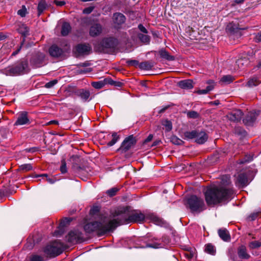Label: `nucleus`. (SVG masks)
Returning a JSON list of instances; mask_svg holds the SVG:
<instances>
[{
    "label": "nucleus",
    "mask_w": 261,
    "mask_h": 261,
    "mask_svg": "<svg viewBox=\"0 0 261 261\" xmlns=\"http://www.w3.org/2000/svg\"><path fill=\"white\" fill-rule=\"evenodd\" d=\"M129 223V215L124 212H115L113 216L105 217L100 221H94L86 224L84 229L87 233L96 232L99 236L108 232L113 231L120 225Z\"/></svg>",
    "instance_id": "obj_1"
},
{
    "label": "nucleus",
    "mask_w": 261,
    "mask_h": 261,
    "mask_svg": "<svg viewBox=\"0 0 261 261\" xmlns=\"http://www.w3.org/2000/svg\"><path fill=\"white\" fill-rule=\"evenodd\" d=\"M233 193L231 188L224 186H213L207 189L204 193L208 205L214 206L230 199Z\"/></svg>",
    "instance_id": "obj_2"
},
{
    "label": "nucleus",
    "mask_w": 261,
    "mask_h": 261,
    "mask_svg": "<svg viewBox=\"0 0 261 261\" xmlns=\"http://www.w3.org/2000/svg\"><path fill=\"white\" fill-rule=\"evenodd\" d=\"M138 244L139 248H152L154 249H159L164 248L169 245L170 241L168 237L164 236L162 238H153L148 240L146 241H144L143 239L139 241Z\"/></svg>",
    "instance_id": "obj_3"
},
{
    "label": "nucleus",
    "mask_w": 261,
    "mask_h": 261,
    "mask_svg": "<svg viewBox=\"0 0 261 261\" xmlns=\"http://www.w3.org/2000/svg\"><path fill=\"white\" fill-rule=\"evenodd\" d=\"M28 64L27 61H22L15 65L8 66L1 70V73L7 76H17L28 72Z\"/></svg>",
    "instance_id": "obj_4"
},
{
    "label": "nucleus",
    "mask_w": 261,
    "mask_h": 261,
    "mask_svg": "<svg viewBox=\"0 0 261 261\" xmlns=\"http://www.w3.org/2000/svg\"><path fill=\"white\" fill-rule=\"evenodd\" d=\"M43 252L46 257H54L60 254L64 251L63 244L59 241H54L46 245L43 248Z\"/></svg>",
    "instance_id": "obj_5"
},
{
    "label": "nucleus",
    "mask_w": 261,
    "mask_h": 261,
    "mask_svg": "<svg viewBox=\"0 0 261 261\" xmlns=\"http://www.w3.org/2000/svg\"><path fill=\"white\" fill-rule=\"evenodd\" d=\"M187 205L192 212L199 213L205 208L203 200L195 195L187 198Z\"/></svg>",
    "instance_id": "obj_6"
},
{
    "label": "nucleus",
    "mask_w": 261,
    "mask_h": 261,
    "mask_svg": "<svg viewBox=\"0 0 261 261\" xmlns=\"http://www.w3.org/2000/svg\"><path fill=\"white\" fill-rule=\"evenodd\" d=\"M66 238L69 243L72 244L80 243L84 241L83 233L77 229L70 231Z\"/></svg>",
    "instance_id": "obj_7"
},
{
    "label": "nucleus",
    "mask_w": 261,
    "mask_h": 261,
    "mask_svg": "<svg viewBox=\"0 0 261 261\" xmlns=\"http://www.w3.org/2000/svg\"><path fill=\"white\" fill-rule=\"evenodd\" d=\"M136 143V139L133 135L125 139L122 142L119 150L123 152L128 150Z\"/></svg>",
    "instance_id": "obj_8"
},
{
    "label": "nucleus",
    "mask_w": 261,
    "mask_h": 261,
    "mask_svg": "<svg viewBox=\"0 0 261 261\" xmlns=\"http://www.w3.org/2000/svg\"><path fill=\"white\" fill-rule=\"evenodd\" d=\"M30 123V121L28 117V113L25 111H22L18 114L17 118L14 123V125H22Z\"/></svg>",
    "instance_id": "obj_9"
},
{
    "label": "nucleus",
    "mask_w": 261,
    "mask_h": 261,
    "mask_svg": "<svg viewBox=\"0 0 261 261\" xmlns=\"http://www.w3.org/2000/svg\"><path fill=\"white\" fill-rule=\"evenodd\" d=\"M259 113V111H253L249 112L243 119V122L247 125H252L255 121Z\"/></svg>",
    "instance_id": "obj_10"
},
{
    "label": "nucleus",
    "mask_w": 261,
    "mask_h": 261,
    "mask_svg": "<svg viewBox=\"0 0 261 261\" xmlns=\"http://www.w3.org/2000/svg\"><path fill=\"white\" fill-rule=\"evenodd\" d=\"M243 116V112L240 110H233L227 115L228 119L231 121H240Z\"/></svg>",
    "instance_id": "obj_11"
},
{
    "label": "nucleus",
    "mask_w": 261,
    "mask_h": 261,
    "mask_svg": "<svg viewBox=\"0 0 261 261\" xmlns=\"http://www.w3.org/2000/svg\"><path fill=\"white\" fill-rule=\"evenodd\" d=\"M145 219L144 214L141 212H134L129 215V223L134 222H142Z\"/></svg>",
    "instance_id": "obj_12"
},
{
    "label": "nucleus",
    "mask_w": 261,
    "mask_h": 261,
    "mask_svg": "<svg viewBox=\"0 0 261 261\" xmlns=\"http://www.w3.org/2000/svg\"><path fill=\"white\" fill-rule=\"evenodd\" d=\"M75 94L76 96L80 97L81 99L84 102L90 100L89 98L90 93L89 91L88 90L84 89H78L75 91Z\"/></svg>",
    "instance_id": "obj_13"
},
{
    "label": "nucleus",
    "mask_w": 261,
    "mask_h": 261,
    "mask_svg": "<svg viewBox=\"0 0 261 261\" xmlns=\"http://www.w3.org/2000/svg\"><path fill=\"white\" fill-rule=\"evenodd\" d=\"M117 44V40L112 37L105 38L102 40V45L106 48H114Z\"/></svg>",
    "instance_id": "obj_14"
},
{
    "label": "nucleus",
    "mask_w": 261,
    "mask_h": 261,
    "mask_svg": "<svg viewBox=\"0 0 261 261\" xmlns=\"http://www.w3.org/2000/svg\"><path fill=\"white\" fill-rule=\"evenodd\" d=\"M236 185L239 187H244L249 184L247 175L245 173H241L237 177Z\"/></svg>",
    "instance_id": "obj_15"
},
{
    "label": "nucleus",
    "mask_w": 261,
    "mask_h": 261,
    "mask_svg": "<svg viewBox=\"0 0 261 261\" xmlns=\"http://www.w3.org/2000/svg\"><path fill=\"white\" fill-rule=\"evenodd\" d=\"M91 50L89 44H80L76 46V51L79 55L88 54Z\"/></svg>",
    "instance_id": "obj_16"
},
{
    "label": "nucleus",
    "mask_w": 261,
    "mask_h": 261,
    "mask_svg": "<svg viewBox=\"0 0 261 261\" xmlns=\"http://www.w3.org/2000/svg\"><path fill=\"white\" fill-rule=\"evenodd\" d=\"M102 30V29L101 24L95 23L90 27L89 34L92 37L97 36L101 34Z\"/></svg>",
    "instance_id": "obj_17"
},
{
    "label": "nucleus",
    "mask_w": 261,
    "mask_h": 261,
    "mask_svg": "<svg viewBox=\"0 0 261 261\" xmlns=\"http://www.w3.org/2000/svg\"><path fill=\"white\" fill-rule=\"evenodd\" d=\"M238 254L239 258L242 259H248L250 257V255L247 253V248L244 245H241L238 248Z\"/></svg>",
    "instance_id": "obj_18"
},
{
    "label": "nucleus",
    "mask_w": 261,
    "mask_h": 261,
    "mask_svg": "<svg viewBox=\"0 0 261 261\" xmlns=\"http://www.w3.org/2000/svg\"><path fill=\"white\" fill-rule=\"evenodd\" d=\"M44 59V55L42 53L37 54V57H34L32 60L31 62L36 67H39L42 65V62Z\"/></svg>",
    "instance_id": "obj_19"
},
{
    "label": "nucleus",
    "mask_w": 261,
    "mask_h": 261,
    "mask_svg": "<svg viewBox=\"0 0 261 261\" xmlns=\"http://www.w3.org/2000/svg\"><path fill=\"white\" fill-rule=\"evenodd\" d=\"M49 53L52 57H59L63 54V51L62 49L59 48L56 45H53L49 48Z\"/></svg>",
    "instance_id": "obj_20"
},
{
    "label": "nucleus",
    "mask_w": 261,
    "mask_h": 261,
    "mask_svg": "<svg viewBox=\"0 0 261 261\" xmlns=\"http://www.w3.org/2000/svg\"><path fill=\"white\" fill-rule=\"evenodd\" d=\"M125 16L122 13H115L113 14V21L114 23L117 25H121L125 22Z\"/></svg>",
    "instance_id": "obj_21"
},
{
    "label": "nucleus",
    "mask_w": 261,
    "mask_h": 261,
    "mask_svg": "<svg viewBox=\"0 0 261 261\" xmlns=\"http://www.w3.org/2000/svg\"><path fill=\"white\" fill-rule=\"evenodd\" d=\"M208 136L205 132L197 131L195 141L198 144H203L207 140Z\"/></svg>",
    "instance_id": "obj_22"
},
{
    "label": "nucleus",
    "mask_w": 261,
    "mask_h": 261,
    "mask_svg": "<svg viewBox=\"0 0 261 261\" xmlns=\"http://www.w3.org/2000/svg\"><path fill=\"white\" fill-rule=\"evenodd\" d=\"M178 85L182 89H191L193 88V82L191 80H185L180 81Z\"/></svg>",
    "instance_id": "obj_23"
},
{
    "label": "nucleus",
    "mask_w": 261,
    "mask_h": 261,
    "mask_svg": "<svg viewBox=\"0 0 261 261\" xmlns=\"http://www.w3.org/2000/svg\"><path fill=\"white\" fill-rule=\"evenodd\" d=\"M218 234L220 238L225 242L230 240V236L228 231L226 229H220L218 230Z\"/></svg>",
    "instance_id": "obj_24"
},
{
    "label": "nucleus",
    "mask_w": 261,
    "mask_h": 261,
    "mask_svg": "<svg viewBox=\"0 0 261 261\" xmlns=\"http://www.w3.org/2000/svg\"><path fill=\"white\" fill-rule=\"evenodd\" d=\"M261 83V81L259 80V77L258 76H253V77L250 79L246 86L248 87H253L254 86H256Z\"/></svg>",
    "instance_id": "obj_25"
},
{
    "label": "nucleus",
    "mask_w": 261,
    "mask_h": 261,
    "mask_svg": "<svg viewBox=\"0 0 261 261\" xmlns=\"http://www.w3.org/2000/svg\"><path fill=\"white\" fill-rule=\"evenodd\" d=\"M71 30V27L69 23L64 22L63 23L61 29V34L63 36H66Z\"/></svg>",
    "instance_id": "obj_26"
},
{
    "label": "nucleus",
    "mask_w": 261,
    "mask_h": 261,
    "mask_svg": "<svg viewBox=\"0 0 261 261\" xmlns=\"http://www.w3.org/2000/svg\"><path fill=\"white\" fill-rule=\"evenodd\" d=\"M47 260L45 255L32 254L30 257V261H46Z\"/></svg>",
    "instance_id": "obj_27"
},
{
    "label": "nucleus",
    "mask_w": 261,
    "mask_h": 261,
    "mask_svg": "<svg viewBox=\"0 0 261 261\" xmlns=\"http://www.w3.org/2000/svg\"><path fill=\"white\" fill-rule=\"evenodd\" d=\"M18 32L24 37H26L29 35V29L25 24H21L18 29Z\"/></svg>",
    "instance_id": "obj_28"
},
{
    "label": "nucleus",
    "mask_w": 261,
    "mask_h": 261,
    "mask_svg": "<svg viewBox=\"0 0 261 261\" xmlns=\"http://www.w3.org/2000/svg\"><path fill=\"white\" fill-rule=\"evenodd\" d=\"M139 66L142 70H149L153 67V64L150 62L146 61L140 63Z\"/></svg>",
    "instance_id": "obj_29"
},
{
    "label": "nucleus",
    "mask_w": 261,
    "mask_h": 261,
    "mask_svg": "<svg viewBox=\"0 0 261 261\" xmlns=\"http://www.w3.org/2000/svg\"><path fill=\"white\" fill-rule=\"evenodd\" d=\"M249 61L247 58H241L236 61V64L239 68L247 65Z\"/></svg>",
    "instance_id": "obj_30"
},
{
    "label": "nucleus",
    "mask_w": 261,
    "mask_h": 261,
    "mask_svg": "<svg viewBox=\"0 0 261 261\" xmlns=\"http://www.w3.org/2000/svg\"><path fill=\"white\" fill-rule=\"evenodd\" d=\"M205 251L211 255H215L216 249L214 245L211 244H207L205 245Z\"/></svg>",
    "instance_id": "obj_31"
},
{
    "label": "nucleus",
    "mask_w": 261,
    "mask_h": 261,
    "mask_svg": "<svg viewBox=\"0 0 261 261\" xmlns=\"http://www.w3.org/2000/svg\"><path fill=\"white\" fill-rule=\"evenodd\" d=\"M160 55L162 58L165 59L169 61L174 60V57L169 55V54L165 50H161L159 51Z\"/></svg>",
    "instance_id": "obj_32"
},
{
    "label": "nucleus",
    "mask_w": 261,
    "mask_h": 261,
    "mask_svg": "<svg viewBox=\"0 0 261 261\" xmlns=\"http://www.w3.org/2000/svg\"><path fill=\"white\" fill-rule=\"evenodd\" d=\"M234 78L230 75H224L220 80V82L225 84H228L233 81Z\"/></svg>",
    "instance_id": "obj_33"
},
{
    "label": "nucleus",
    "mask_w": 261,
    "mask_h": 261,
    "mask_svg": "<svg viewBox=\"0 0 261 261\" xmlns=\"http://www.w3.org/2000/svg\"><path fill=\"white\" fill-rule=\"evenodd\" d=\"M197 130H192L186 132L184 133L185 138L187 139H196Z\"/></svg>",
    "instance_id": "obj_34"
},
{
    "label": "nucleus",
    "mask_w": 261,
    "mask_h": 261,
    "mask_svg": "<svg viewBox=\"0 0 261 261\" xmlns=\"http://www.w3.org/2000/svg\"><path fill=\"white\" fill-rule=\"evenodd\" d=\"M138 37L144 43L148 44L150 42V38L148 35L140 33L138 35Z\"/></svg>",
    "instance_id": "obj_35"
},
{
    "label": "nucleus",
    "mask_w": 261,
    "mask_h": 261,
    "mask_svg": "<svg viewBox=\"0 0 261 261\" xmlns=\"http://www.w3.org/2000/svg\"><path fill=\"white\" fill-rule=\"evenodd\" d=\"M261 246V241H254L249 243L248 247L250 249H254Z\"/></svg>",
    "instance_id": "obj_36"
},
{
    "label": "nucleus",
    "mask_w": 261,
    "mask_h": 261,
    "mask_svg": "<svg viewBox=\"0 0 261 261\" xmlns=\"http://www.w3.org/2000/svg\"><path fill=\"white\" fill-rule=\"evenodd\" d=\"M47 5L44 1L40 2L38 5V15H40L46 8Z\"/></svg>",
    "instance_id": "obj_37"
},
{
    "label": "nucleus",
    "mask_w": 261,
    "mask_h": 261,
    "mask_svg": "<svg viewBox=\"0 0 261 261\" xmlns=\"http://www.w3.org/2000/svg\"><path fill=\"white\" fill-rule=\"evenodd\" d=\"M162 124L165 127L166 130L167 132L170 131L172 128L171 122L167 119L163 120Z\"/></svg>",
    "instance_id": "obj_38"
},
{
    "label": "nucleus",
    "mask_w": 261,
    "mask_h": 261,
    "mask_svg": "<svg viewBox=\"0 0 261 261\" xmlns=\"http://www.w3.org/2000/svg\"><path fill=\"white\" fill-rule=\"evenodd\" d=\"M36 177H46L47 181L50 184H54L56 181V179L55 178L49 177L46 174L38 175Z\"/></svg>",
    "instance_id": "obj_39"
},
{
    "label": "nucleus",
    "mask_w": 261,
    "mask_h": 261,
    "mask_svg": "<svg viewBox=\"0 0 261 261\" xmlns=\"http://www.w3.org/2000/svg\"><path fill=\"white\" fill-rule=\"evenodd\" d=\"M113 139L112 140L108 143V146H112L114 145L119 139V137L117 135L116 133H114L112 135Z\"/></svg>",
    "instance_id": "obj_40"
},
{
    "label": "nucleus",
    "mask_w": 261,
    "mask_h": 261,
    "mask_svg": "<svg viewBox=\"0 0 261 261\" xmlns=\"http://www.w3.org/2000/svg\"><path fill=\"white\" fill-rule=\"evenodd\" d=\"M206 84L208 85L206 88L208 92L214 89L215 86V83L213 80L207 81Z\"/></svg>",
    "instance_id": "obj_41"
},
{
    "label": "nucleus",
    "mask_w": 261,
    "mask_h": 261,
    "mask_svg": "<svg viewBox=\"0 0 261 261\" xmlns=\"http://www.w3.org/2000/svg\"><path fill=\"white\" fill-rule=\"evenodd\" d=\"M104 82L102 81L95 82L92 83V86L96 89H100L104 86Z\"/></svg>",
    "instance_id": "obj_42"
},
{
    "label": "nucleus",
    "mask_w": 261,
    "mask_h": 261,
    "mask_svg": "<svg viewBox=\"0 0 261 261\" xmlns=\"http://www.w3.org/2000/svg\"><path fill=\"white\" fill-rule=\"evenodd\" d=\"M20 168L21 170H24V171H30L33 168L31 164H26L22 165L20 166Z\"/></svg>",
    "instance_id": "obj_43"
},
{
    "label": "nucleus",
    "mask_w": 261,
    "mask_h": 261,
    "mask_svg": "<svg viewBox=\"0 0 261 261\" xmlns=\"http://www.w3.org/2000/svg\"><path fill=\"white\" fill-rule=\"evenodd\" d=\"M187 116L191 118H197L198 117L199 114L197 112L192 111L187 113Z\"/></svg>",
    "instance_id": "obj_44"
},
{
    "label": "nucleus",
    "mask_w": 261,
    "mask_h": 261,
    "mask_svg": "<svg viewBox=\"0 0 261 261\" xmlns=\"http://www.w3.org/2000/svg\"><path fill=\"white\" fill-rule=\"evenodd\" d=\"M60 171L62 173H65L67 172V167H66V164L64 160H62L61 161V166L60 167Z\"/></svg>",
    "instance_id": "obj_45"
},
{
    "label": "nucleus",
    "mask_w": 261,
    "mask_h": 261,
    "mask_svg": "<svg viewBox=\"0 0 261 261\" xmlns=\"http://www.w3.org/2000/svg\"><path fill=\"white\" fill-rule=\"evenodd\" d=\"M27 11L25 7L23 6L22 8L19 10L17 12V13L21 17H24L27 14Z\"/></svg>",
    "instance_id": "obj_46"
},
{
    "label": "nucleus",
    "mask_w": 261,
    "mask_h": 261,
    "mask_svg": "<svg viewBox=\"0 0 261 261\" xmlns=\"http://www.w3.org/2000/svg\"><path fill=\"white\" fill-rule=\"evenodd\" d=\"M118 189L116 188H113L107 191V193L108 195H109L110 196L112 197L116 194L117 192L118 191Z\"/></svg>",
    "instance_id": "obj_47"
},
{
    "label": "nucleus",
    "mask_w": 261,
    "mask_h": 261,
    "mask_svg": "<svg viewBox=\"0 0 261 261\" xmlns=\"http://www.w3.org/2000/svg\"><path fill=\"white\" fill-rule=\"evenodd\" d=\"M58 83L57 80H54L53 81H51L45 85V87L46 88H50L54 86L57 83Z\"/></svg>",
    "instance_id": "obj_48"
},
{
    "label": "nucleus",
    "mask_w": 261,
    "mask_h": 261,
    "mask_svg": "<svg viewBox=\"0 0 261 261\" xmlns=\"http://www.w3.org/2000/svg\"><path fill=\"white\" fill-rule=\"evenodd\" d=\"M259 214H260L259 212H254V213H251L248 216V219L250 221H253V220H255L257 218V217L258 216Z\"/></svg>",
    "instance_id": "obj_49"
},
{
    "label": "nucleus",
    "mask_w": 261,
    "mask_h": 261,
    "mask_svg": "<svg viewBox=\"0 0 261 261\" xmlns=\"http://www.w3.org/2000/svg\"><path fill=\"white\" fill-rule=\"evenodd\" d=\"M94 7H89L88 8H86L83 10V13L86 14H90L93 10H94Z\"/></svg>",
    "instance_id": "obj_50"
},
{
    "label": "nucleus",
    "mask_w": 261,
    "mask_h": 261,
    "mask_svg": "<svg viewBox=\"0 0 261 261\" xmlns=\"http://www.w3.org/2000/svg\"><path fill=\"white\" fill-rule=\"evenodd\" d=\"M103 82L105 84H110L114 86L115 81H113L111 78H106L104 80Z\"/></svg>",
    "instance_id": "obj_51"
},
{
    "label": "nucleus",
    "mask_w": 261,
    "mask_h": 261,
    "mask_svg": "<svg viewBox=\"0 0 261 261\" xmlns=\"http://www.w3.org/2000/svg\"><path fill=\"white\" fill-rule=\"evenodd\" d=\"M128 65L134 66H137L139 65V62L137 60H131L127 61Z\"/></svg>",
    "instance_id": "obj_52"
},
{
    "label": "nucleus",
    "mask_w": 261,
    "mask_h": 261,
    "mask_svg": "<svg viewBox=\"0 0 261 261\" xmlns=\"http://www.w3.org/2000/svg\"><path fill=\"white\" fill-rule=\"evenodd\" d=\"M245 2V0H235L231 2L230 5L231 6H234L236 5H240L243 3Z\"/></svg>",
    "instance_id": "obj_53"
},
{
    "label": "nucleus",
    "mask_w": 261,
    "mask_h": 261,
    "mask_svg": "<svg viewBox=\"0 0 261 261\" xmlns=\"http://www.w3.org/2000/svg\"><path fill=\"white\" fill-rule=\"evenodd\" d=\"M172 142L175 144L179 145L181 144L182 141L176 137H173L172 138Z\"/></svg>",
    "instance_id": "obj_54"
},
{
    "label": "nucleus",
    "mask_w": 261,
    "mask_h": 261,
    "mask_svg": "<svg viewBox=\"0 0 261 261\" xmlns=\"http://www.w3.org/2000/svg\"><path fill=\"white\" fill-rule=\"evenodd\" d=\"M54 3L57 6H60V7L65 5L66 4L65 2L64 1H58L57 0H55L54 1Z\"/></svg>",
    "instance_id": "obj_55"
},
{
    "label": "nucleus",
    "mask_w": 261,
    "mask_h": 261,
    "mask_svg": "<svg viewBox=\"0 0 261 261\" xmlns=\"http://www.w3.org/2000/svg\"><path fill=\"white\" fill-rule=\"evenodd\" d=\"M138 29L141 32L145 34H147L148 33L147 29L142 24H139Z\"/></svg>",
    "instance_id": "obj_56"
},
{
    "label": "nucleus",
    "mask_w": 261,
    "mask_h": 261,
    "mask_svg": "<svg viewBox=\"0 0 261 261\" xmlns=\"http://www.w3.org/2000/svg\"><path fill=\"white\" fill-rule=\"evenodd\" d=\"M27 152H34L38 150V148L36 147H32L30 148H27L25 149Z\"/></svg>",
    "instance_id": "obj_57"
},
{
    "label": "nucleus",
    "mask_w": 261,
    "mask_h": 261,
    "mask_svg": "<svg viewBox=\"0 0 261 261\" xmlns=\"http://www.w3.org/2000/svg\"><path fill=\"white\" fill-rule=\"evenodd\" d=\"M197 93L199 94H206L208 93V91H207L206 88L205 89L199 90L197 91Z\"/></svg>",
    "instance_id": "obj_58"
},
{
    "label": "nucleus",
    "mask_w": 261,
    "mask_h": 261,
    "mask_svg": "<svg viewBox=\"0 0 261 261\" xmlns=\"http://www.w3.org/2000/svg\"><path fill=\"white\" fill-rule=\"evenodd\" d=\"M153 138V136L152 135H149L147 138L145 140V141L144 142L145 143H147V142H150Z\"/></svg>",
    "instance_id": "obj_59"
},
{
    "label": "nucleus",
    "mask_w": 261,
    "mask_h": 261,
    "mask_svg": "<svg viewBox=\"0 0 261 261\" xmlns=\"http://www.w3.org/2000/svg\"><path fill=\"white\" fill-rule=\"evenodd\" d=\"M122 85H123L122 83L120 82H116V81L115 82V84L114 85V86L115 87H121L122 86Z\"/></svg>",
    "instance_id": "obj_60"
},
{
    "label": "nucleus",
    "mask_w": 261,
    "mask_h": 261,
    "mask_svg": "<svg viewBox=\"0 0 261 261\" xmlns=\"http://www.w3.org/2000/svg\"><path fill=\"white\" fill-rule=\"evenodd\" d=\"M256 39L258 42L261 41V31L256 36Z\"/></svg>",
    "instance_id": "obj_61"
},
{
    "label": "nucleus",
    "mask_w": 261,
    "mask_h": 261,
    "mask_svg": "<svg viewBox=\"0 0 261 261\" xmlns=\"http://www.w3.org/2000/svg\"><path fill=\"white\" fill-rule=\"evenodd\" d=\"M252 160V158L251 157V156H249V157L247 158V159H244V161H242L241 163H245V162H250Z\"/></svg>",
    "instance_id": "obj_62"
},
{
    "label": "nucleus",
    "mask_w": 261,
    "mask_h": 261,
    "mask_svg": "<svg viewBox=\"0 0 261 261\" xmlns=\"http://www.w3.org/2000/svg\"><path fill=\"white\" fill-rule=\"evenodd\" d=\"M6 38V35H5L3 33L0 32V41L4 40Z\"/></svg>",
    "instance_id": "obj_63"
},
{
    "label": "nucleus",
    "mask_w": 261,
    "mask_h": 261,
    "mask_svg": "<svg viewBox=\"0 0 261 261\" xmlns=\"http://www.w3.org/2000/svg\"><path fill=\"white\" fill-rule=\"evenodd\" d=\"M21 46H20V47H19V48H18L16 50V51H14V52L12 53V56H15V55H16V54H18V53L20 51V49H21Z\"/></svg>",
    "instance_id": "obj_64"
}]
</instances>
